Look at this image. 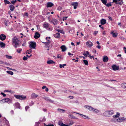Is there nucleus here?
<instances>
[{
  "instance_id": "obj_1",
  "label": "nucleus",
  "mask_w": 126,
  "mask_h": 126,
  "mask_svg": "<svg viewBox=\"0 0 126 126\" xmlns=\"http://www.w3.org/2000/svg\"><path fill=\"white\" fill-rule=\"evenodd\" d=\"M12 40L13 44H14V46L16 48L18 47L19 46V41L17 38H13Z\"/></svg>"
},
{
  "instance_id": "obj_2",
  "label": "nucleus",
  "mask_w": 126,
  "mask_h": 126,
  "mask_svg": "<svg viewBox=\"0 0 126 126\" xmlns=\"http://www.w3.org/2000/svg\"><path fill=\"white\" fill-rule=\"evenodd\" d=\"M114 113V111L112 110H107L103 113L104 116L107 117H110Z\"/></svg>"
},
{
  "instance_id": "obj_3",
  "label": "nucleus",
  "mask_w": 126,
  "mask_h": 126,
  "mask_svg": "<svg viewBox=\"0 0 126 126\" xmlns=\"http://www.w3.org/2000/svg\"><path fill=\"white\" fill-rule=\"evenodd\" d=\"M14 96L17 99L22 100H24L26 97V96H24L23 95L15 94Z\"/></svg>"
},
{
  "instance_id": "obj_4",
  "label": "nucleus",
  "mask_w": 126,
  "mask_h": 126,
  "mask_svg": "<svg viewBox=\"0 0 126 126\" xmlns=\"http://www.w3.org/2000/svg\"><path fill=\"white\" fill-rule=\"evenodd\" d=\"M44 28H46L48 30H51L52 29L50 28L49 24L47 22H45L43 24Z\"/></svg>"
},
{
  "instance_id": "obj_5",
  "label": "nucleus",
  "mask_w": 126,
  "mask_h": 126,
  "mask_svg": "<svg viewBox=\"0 0 126 126\" xmlns=\"http://www.w3.org/2000/svg\"><path fill=\"white\" fill-rule=\"evenodd\" d=\"M29 46L32 49L33 48L34 49H35L36 47V42H31Z\"/></svg>"
},
{
  "instance_id": "obj_6",
  "label": "nucleus",
  "mask_w": 126,
  "mask_h": 126,
  "mask_svg": "<svg viewBox=\"0 0 126 126\" xmlns=\"http://www.w3.org/2000/svg\"><path fill=\"white\" fill-rule=\"evenodd\" d=\"M126 119L123 117H118L116 120L118 122L121 123L122 122H123L126 121Z\"/></svg>"
},
{
  "instance_id": "obj_7",
  "label": "nucleus",
  "mask_w": 126,
  "mask_h": 126,
  "mask_svg": "<svg viewBox=\"0 0 126 126\" xmlns=\"http://www.w3.org/2000/svg\"><path fill=\"white\" fill-rule=\"evenodd\" d=\"M1 101L4 103L7 102L9 104H10L12 103V100L11 99L8 98L3 99L1 100Z\"/></svg>"
},
{
  "instance_id": "obj_8",
  "label": "nucleus",
  "mask_w": 126,
  "mask_h": 126,
  "mask_svg": "<svg viewBox=\"0 0 126 126\" xmlns=\"http://www.w3.org/2000/svg\"><path fill=\"white\" fill-rule=\"evenodd\" d=\"M115 2L116 4H119L120 5H122L123 4L122 0H113V2H112V3Z\"/></svg>"
},
{
  "instance_id": "obj_9",
  "label": "nucleus",
  "mask_w": 126,
  "mask_h": 126,
  "mask_svg": "<svg viewBox=\"0 0 126 126\" xmlns=\"http://www.w3.org/2000/svg\"><path fill=\"white\" fill-rule=\"evenodd\" d=\"M43 98L45 99L46 100L48 101L49 102L53 103L54 102V101L52 100L51 99H50L49 97L47 96H44L43 97Z\"/></svg>"
},
{
  "instance_id": "obj_10",
  "label": "nucleus",
  "mask_w": 126,
  "mask_h": 126,
  "mask_svg": "<svg viewBox=\"0 0 126 126\" xmlns=\"http://www.w3.org/2000/svg\"><path fill=\"white\" fill-rule=\"evenodd\" d=\"M6 36L3 34L0 35V39L2 41L4 40L6 38Z\"/></svg>"
},
{
  "instance_id": "obj_11",
  "label": "nucleus",
  "mask_w": 126,
  "mask_h": 126,
  "mask_svg": "<svg viewBox=\"0 0 126 126\" xmlns=\"http://www.w3.org/2000/svg\"><path fill=\"white\" fill-rule=\"evenodd\" d=\"M75 113L77 114H79L84 119H90V118L89 117L86 115L80 114L77 112H76Z\"/></svg>"
},
{
  "instance_id": "obj_12",
  "label": "nucleus",
  "mask_w": 126,
  "mask_h": 126,
  "mask_svg": "<svg viewBox=\"0 0 126 126\" xmlns=\"http://www.w3.org/2000/svg\"><path fill=\"white\" fill-rule=\"evenodd\" d=\"M71 5L74 6V9L77 8V6L78 5V3L77 2H73L71 3Z\"/></svg>"
},
{
  "instance_id": "obj_13",
  "label": "nucleus",
  "mask_w": 126,
  "mask_h": 126,
  "mask_svg": "<svg viewBox=\"0 0 126 126\" xmlns=\"http://www.w3.org/2000/svg\"><path fill=\"white\" fill-rule=\"evenodd\" d=\"M54 5V4L51 2H48L47 3V8L51 7Z\"/></svg>"
},
{
  "instance_id": "obj_14",
  "label": "nucleus",
  "mask_w": 126,
  "mask_h": 126,
  "mask_svg": "<svg viewBox=\"0 0 126 126\" xmlns=\"http://www.w3.org/2000/svg\"><path fill=\"white\" fill-rule=\"evenodd\" d=\"M40 36V34L38 32H36L34 36V37L35 39H37Z\"/></svg>"
},
{
  "instance_id": "obj_15",
  "label": "nucleus",
  "mask_w": 126,
  "mask_h": 126,
  "mask_svg": "<svg viewBox=\"0 0 126 126\" xmlns=\"http://www.w3.org/2000/svg\"><path fill=\"white\" fill-rule=\"evenodd\" d=\"M112 67L113 70L115 71L118 70L119 69V67L118 66L114 65H113L112 66Z\"/></svg>"
},
{
  "instance_id": "obj_16",
  "label": "nucleus",
  "mask_w": 126,
  "mask_h": 126,
  "mask_svg": "<svg viewBox=\"0 0 126 126\" xmlns=\"http://www.w3.org/2000/svg\"><path fill=\"white\" fill-rule=\"evenodd\" d=\"M106 23V20L105 19H102L100 20V23L102 25L105 24Z\"/></svg>"
},
{
  "instance_id": "obj_17",
  "label": "nucleus",
  "mask_w": 126,
  "mask_h": 126,
  "mask_svg": "<svg viewBox=\"0 0 126 126\" xmlns=\"http://www.w3.org/2000/svg\"><path fill=\"white\" fill-rule=\"evenodd\" d=\"M86 45L88 46L89 47H91L93 46V44L90 41H88L86 43Z\"/></svg>"
},
{
  "instance_id": "obj_18",
  "label": "nucleus",
  "mask_w": 126,
  "mask_h": 126,
  "mask_svg": "<svg viewBox=\"0 0 126 126\" xmlns=\"http://www.w3.org/2000/svg\"><path fill=\"white\" fill-rule=\"evenodd\" d=\"M54 36L56 38H59L60 37V34L59 33H57L54 35Z\"/></svg>"
},
{
  "instance_id": "obj_19",
  "label": "nucleus",
  "mask_w": 126,
  "mask_h": 126,
  "mask_svg": "<svg viewBox=\"0 0 126 126\" xmlns=\"http://www.w3.org/2000/svg\"><path fill=\"white\" fill-rule=\"evenodd\" d=\"M85 107L86 108L88 109L90 111H93V109H94V108L90 106H86Z\"/></svg>"
},
{
  "instance_id": "obj_20",
  "label": "nucleus",
  "mask_w": 126,
  "mask_h": 126,
  "mask_svg": "<svg viewBox=\"0 0 126 126\" xmlns=\"http://www.w3.org/2000/svg\"><path fill=\"white\" fill-rule=\"evenodd\" d=\"M52 23H53L54 25H56L57 23L58 20L57 19H53L51 21Z\"/></svg>"
},
{
  "instance_id": "obj_21",
  "label": "nucleus",
  "mask_w": 126,
  "mask_h": 126,
  "mask_svg": "<svg viewBox=\"0 0 126 126\" xmlns=\"http://www.w3.org/2000/svg\"><path fill=\"white\" fill-rule=\"evenodd\" d=\"M110 33L112 35V36L114 37H116L117 36V33H114V32L113 31L111 32Z\"/></svg>"
},
{
  "instance_id": "obj_22",
  "label": "nucleus",
  "mask_w": 126,
  "mask_h": 126,
  "mask_svg": "<svg viewBox=\"0 0 126 126\" xmlns=\"http://www.w3.org/2000/svg\"><path fill=\"white\" fill-rule=\"evenodd\" d=\"M50 37H47L46 38V39L47 41L48 42H45L46 44L48 45L49 44H50Z\"/></svg>"
},
{
  "instance_id": "obj_23",
  "label": "nucleus",
  "mask_w": 126,
  "mask_h": 126,
  "mask_svg": "<svg viewBox=\"0 0 126 126\" xmlns=\"http://www.w3.org/2000/svg\"><path fill=\"white\" fill-rule=\"evenodd\" d=\"M108 60V58L106 56H104L103 58V61L104 62H107Z\"/></svg>"
},
{
  "instance_id": "obj_24",
  "label": "nucleus",
  "mask_w": 126,
  "mask_h": 126,
  "mask_svg": "<svg viewBox=\"0 0 126 126\" xmlns=\"http://www.w3.org/2000/svg\"><path fill=\"white\" fill-rule=\"evenodd\" d=\"M61 48L62 49L63 52L65 51L66 50V48L64 45H62L61 47Z\"/></svg>"
},
{
  "instance_id": "obj_25",
  "label": "nucleus",
  "mask_w": 126,
  "mask_h": 126,
  "mask_svg": "<svg viewBox=\"0 0 126 126\" xmlns=\"http://www.w3.org/2000/svg\"><path fill=\"white\" fill-rule=\"evenodd\" d=\"M9 7L10 8V10L11 11H14L15 8V7L12 4H11L10 5Z\"/></svg>"
},
{
  "instance_id": "obj_26",
  "label": "nucleus",
  "mask_w": 126,
  "mask_h": 126,
  "mask_svg": "<svg viewBox=\"0 0 126 126\" xmlns=\"http://www.w3.org/2000/svg\"><path fill=\"white\" fill-rule=\"evenodd\" d=\"M57 110L58 111L61 113H64L65 111V110L60 108L58 109Z\"/></svg>"
},
{
  "instance_id": "obj_27",
  "label": "nucleus",
  "mask_w": 126,
  "mask_h": 126,
  "mask_svg": "<svg viewBox=\"0 0 126 126\" xmlns=\"http://www.w3.org/2000/svg\"><path fill=\"white\" fill-rule=\"evenodd\" d=\"M38 96V95L35 94V93L32 94L31 95L32 97L33 98H35Z\"/></svg>"
},
{
  "instance_id": "obj_28",
  "label": "nucleus",
  "mask_w": 126,
  "mask_h": 126,
  "mask_svg": "<svg viewBox=\"0 0 126 126\" xmlns=\"http://www.w3.org/2000/svg\"><path fill=\"white\" fill-rule=\"evenodd\" d=\"M120 115V114L119 112H117L116 115H113V117L114 118H117Z\"/></svg>"
},
{
  "instance_id": "obj_29",
  "label": "nucleus",
  "mask_w": 126,
  "mask_h": 126,
  "mask_svg": "<svg viewBox=\"0 0 126 126\" xmlns=\"http://www.w3.org/2000/svg\"><path fill=\"white\" fill-rule=\"evenodd\" d=\"M55 63L52 60H48L47 62V63L48 64H50Z\"/></svg>"
},
{
  "instance_id": "obj_30",
  "label": "nucleus",
  "mask_w": 126,
  "mask_h": 126,
  "mask_svg": "<svg viewBox=\"0 0 126 126\" xmlns=\"http://www.w3.org/2000/svg\"><path fill=\"white\" fill-rule=\"evenodd\" d=\"M5 44L3 42L0 43V46L1 47H5Z\"/></svg>"
},
{
  "instance_id": "obj_31",
  "label": "nucleus",
  "mask_w": 126,
  "mask_h": 126,
  "mask_svg": "<svg viewBox=\"0 0 126 126\" xmlns=\"http://www.w3.org/2000/svg\"><path fill=\"white\" fill-rule=\"evenodd\" d=\"M15 105L16 108L20 109V104L18 103H17L15 104Z\"/></svg>"
},
{
  "instance_id": "obj_32",
  "label": "nucleus",
  "mask_w": 126,
  "mask_h": 126,
  "mask_svg": "<svg viewBox=\"0 0 126 126\" xmlns=\"http://www.w3.org/2000/svg\"><path fill=\"white\" fill-rule=\"evenodd\" d=\"M6 72L7 73L11 75H13L14 74L13 72L11 71H7Z\"/></svg>"
},
{
  "instance_id": "obj_33",
  "label": "nucleus",
  "mask_w": 126,
  "mask_h": 126,
  "mask_svg": "<svg viewBox=\"0 0 126 126\" xmlns=\"http://www.w3.org/2000/svg\"><path fill=\"white\" fill-rule=\"evenodd\" d=\"M83 62L84 64L86 65H87L88 64V62L87 61L85 60H83Z\"/></svg>"
},
{
  "instance_id": "obj_34",
  "label": "nucleus",
  "mask_w": 126,
  "mask_h": 126,
  "mask_svg": "<svg viewBox=\"0 0 126 126\" xmlns=\"http://www.w3.org/2000/svg\"><path fill=\"white\" fill-rule=\"evenodd\" d=\"M86 53H83V55H84V56H85V57H87V56H88L87 55H89V52L88 51H86Z\"/></svg>"
},
{
  "instance_id": "obj_35",
  "label": "nucleus",
  "mask_w": 126,
  "mask_h": 126,
  "mask_svg": "<svg viewBox=\"0 0 126 126\" xmlns=\"http://www.w3.org/2000/svg\"><path fill=\"white\" fill-rule=\"evenodd\" d=\"M101 0L104 4L105 5H106L107 1V0Z\"/></svg>"
},
{
  "instance_id": "obj_36",
  "label": "nucleus",
  "mask_w": 126,
  "mask_h": 126,
  "mask_svg": "<svg viewBox=\"0 0 126 126\" xmlns=\"http://www.w3.org/2000/svg\"><path fill=\"white\" fill-rule=\"evenodd\" d=\"M4 2L5 4H10V2L7 0H4Z\"/></svg>"
},
{
  "instance_id": "obj_37",
  "label": "nucleus",
  "mask_w": 126,
  "mask_h": 126,
  "mask_svg": "<svg viewBox=\"0 0 126 126\" xmlns=\"http://www.w3.org/2000/svg\"><path fill=\"white\" fill-rule=\"evenodd\" d=\"M66 64H60L59 65V67L60 68H62V67H64V66H66Z\"/></svg>"
},
{
  "instance_id": "obj_38",
  "label": "nucleus",
  "mask_w": 126,
  "mask_h": 126,
  "mask_svg": "<svg viewBox=\"0 0 126 126\" xmlns=\"http://www.w3.org/2000/svg\"><path fill=\"white\" fill-rule=\"evenodd\" d=\"M68 117L69 118H73L74 119H76V118L75 116L73 115H69Z\"/></svg>"
},
{
  "instance_id": "obj_39",
  "label": "nucleus",
  "mask_w": 126,
  "mask_h": 126,
  "mask_svg": "<svg viewBox=\"0 0 126 126\" xmlns=\"http://www.w3.org/2000/svg\"><path fill=\"white\" fill-rule=\"evenodd\" d=\"M93 111L94 112H95V113H98L99 111V110L94 108V109H93Z\"/></svg>"
},
{
  "instance_id": "obj_40",
  "label": "nucleus",
  "mask_w": 126,
  "mask_h": 126,
  "mask_svg": "<svg viewBox=\"0 0 126 126\" xmlns=\"http://www.w3.org/2000/svg\"><path fill=\"white\" fill-rule=\"evenodd\" d=\"M105 5L108 7H109L110 6H111L112 4L111 2H110L109 3H108L107 4L106 3V5Z\"/></svg>"
},
{
  "instance_id": "obj_41",
  "label": "nucleus",
  "mask_w": 126,
  "mask_h": 126,
  "mask_svg": "<svg viewBox=\"0 0 126 126\" xmlns=\"http://www.w3.org/2000/svg\"><path fill=\"white\" fill-rule=\"evenodd\" d=\"M5 56L6 58L8 59H11L12 58V57L11 56H9L7 55H6Z\"/></svg>"
},
{
  "instance_id": "obj_42",
  "label": "nucleus",
  "mask_w": 126,
  "mask_h": 126,
  "mask_svg": "<svg viewBox=\"0 0 126 126\" xmlns=\"http://www.w3.org/2000/svg\"><path fill=\"white\" fill-rule=\"evenodd\" d=\"M122 87H126V83H124L121 84Z\"/></svg>"
},
{
  "instance_id": "obj_43",
  "label": "nucleus",
  "mask_w": 126,
  "mask_h": 126,
  "mask_svg": "<svg viewBox=\"0 0 126 126\" xmlns=\"http://www.w3.org/2000/svg\"><path fill=\"white\" fill-rule=\"evenodd\" d=\"M22 50V49H17V51L18 53H20Z\"/></svg>"
},
{
  "instance_id": "obj_44",
  "label": "nucleus",
  "mask_w": 126,
  "mask_h": 126,
  "mask_svg": "<svg viewBox=\"0 0 126 126\" xmlns=\"http://www.w3.org/2000/svg\"><path fill=\"white\" fill-rule=\"evenodd\" d=\"M45 88H46L45 90L47 92L48 91V89L46 87H42V89H44Z\"/></svg>"
},
{
  "instance_id": "obj_45",
  "label": "nucleus",
  "mask_w": 126,
  "mask_h": 126,
  "mask_svg": "<svg viewBox=\"0 0 126 126\" xmlns=\"http://www.w3.org/2000/svg\"><path fill=\"white\" fill-rule=\"evenodd\" d=\"M62 9V8L60 6L58 7L57 8V10L59 11H61Z\"/></svg>"
},
{
  "instance_id": "obj_46",
  "label": "nucleus",
  "mask_w": 126,
  "mask_h": 126,
  "mask_svg": "<svg viewBox=\"0 0 126 126\" xmlns=\"http://www.w3.org/2000/svg\"><path fill=\"white\" fill-rule=\"evenodd\" d=\"M6 68L8 70H12L13 71L15 70V69H13L9 67H7Z\"/></svg>"
},
{
  "instance_id": "obj_47",
  "label": "nucleus",
  "mask_w": 126,
  "mask_h": 126,
  "mask_svg": "<svg viewBox=\"0 0 126 126\" xmlns=\"http://www.w3.org/2000/svg\"><path fill=\"white\" fill-rule=\"evenodd\" d=\"M10 92L11 93H13V91H9L8 90H5L4 91V92Z\"/></svg>"
},
{
  "instance_id": "obj_48",
  "label": "nucleus",
  "mask_w": 126,
  "mask_h": 126,
  "mask_svg": "<svg viewBox=\"0 0 126 126\" xmlns=\"http://www.w3.org/2000/svg\"><path fill=\"white\" fill-rule=\"evenodd\" d=\"M98 31H95L94 33L93 34L94 35H95L97 33Z\"/></svg>"
},
{
  "instance_id": "obj_49",
  "label": "nucleus",
  "mask_w": 126,
  "mask_h": 126,
  "mask_svg": "<svg viewBox=\"0 0 126 126\" xmlns=\"http://www.w3.org/2000/svg\"><path fill=\"white\" fill-rule=\"evenodd\" d=\"M88 56L91 59H92V58H94V57L93 56H91L90 54H89V55Z\"/></svg>"
},
{
  "instance_id": "obj_50",
  "label": "nucleus",
  "mask_w": 126,
  "mask_h": 126,
  "mask_svg": "<svg viewBox=\"0 0 126 126\" xmlns=\"http://www.w3.org/2000/svg\"><path fill=\"white\" fill-rule=\"evenodd\" d=\"M34 104V103L32 101L31 102V103L29 105L30 106H31L33 105Z\"/></svg>"
},
{
  "instance_id": "obj_51",
  "label": "nucleus",
  "mask_w": 126,
  "mask_h": 126,
  "mask_svg": "<svg viewBox=\"0 0 126 126\" xmlns=\"http://www.w3.org/2000/svg\"><path fill=\"white\" fill-rule=\"evenodd\" d=\"M23 59L24 61L26 60L27 59V58L24 56V57Z\"/></svg>"
},
{
  "instance_id": "obj_52",
  "label": "nucleus",
  "mask_w": 126,
  "mask_h": 126,
  "mask_svg": "<svg viewBox=\"0 0 126 126\" xmlns=\"http://www.w3.org/2000/svg\"><path fill=\"white\" fill-rule=\"evenodd\" d=\"M60 123H61V126H66V125L63 124L62 122H60Z\"/></svg>"
},
{
  "instance_id": "obj_53",
  "label": "nucleus",
  "mask_w": 126,
  "mask_h": 126,
  "mask_svg": "<svg viewBox=\"0 0 126 126\" xmlns=\"http://www.w3.org/2000/svg\"><path fill=\"white\" fill-rule=\"evenodd\" d=\"M120 38L122 40H124L125 39V38L122 36L120 37Z\"/></svg>"
},
{
  "instance_id": "obj_54",
  "label": "nucleus",
  "mask_w": 126,
  "mask_h": 126,
  "mask_svg": "<svg viewBox=\"0 0 126 126\" xmlns=\"http://www.w3.org/2000/svg\"><path fill=\"white\" fill-rule=\"evenodd\" d=\"M29 108V106H27L25 107V109L26 110V111Z\"/></svg>"
},
{
  "instance_id": "obj_55",
  "label": "nucleus",
  "mask_w": 126,
  "mask_h": 126,
  "mask_svg": "<svg viewBox=\"0 0 126 126\" xmlns=\"http://www.w3.org/2000/svg\"><path fill=\"white\" fill-rule=\"evenodd\" d=\"M68 17H63V21H64V20H66L67 18Z\"/></svg>"
},
{
  "instance_id": "obj_56",
  "label": "nucleus",
  "mask_w": 126,
  "mask_h": 126,
  "mask_svg": "<svg viewBox=\"0 0 126 126\" xmlns=\"http://www.w3.org/2000/svg\"><path fill=\"white\" fill-rule=\"evenodd\" d=\"M60 33H62L63 34H64V32L63 31H62V30H60V32H59Z\"/></svg>"
},
{
  "instance_id": "obj_57",
  "label": "nucleus",
  "mask_w": 126,
  "mask_h": 126,
  "mask_svg": "<svg viewBox=\"0 0 126 126\" xmlns=\"http://www.w3.org/2000/svg\"><path fill=\"white\" fill-rule=\"evenodd\" d=\"M1 94L3 96L5 97L6 96V94L4 93H1Z\"/></svg>"
},
{
  "instance_id": "obj_58",
  "label": "nucleus",
  "mask_w": 126,
  "mask_h": 126,
  "mask_svg": "<svg viewBox=\"0 0 126 126\" xmlns=\"http://www.w3.org/2000/svg\"><path fill=\"white\" fill-rule=\"evenodd\" d=\"M99 27L102 28V29H103V26L102 25H99Z\"/></svg>"
},
{
  "instance_id": "obj_59",
  "label": "nucleus",
  "mask_w": 126,
  "mask_h": 126,
  "mask_svg": "<svg viewBox=\"0 0 126 126\" xmlns=\"http://www.w3.org/2000/svg\"><path fill=\"white\" fill-rule=\"evenodd\" d=\"M69 98L70 99H73L74 98L73 96H69Z\"/></svg>"
},
{
  "instance_id": "obj_60",
  "label": "nucleus",
  "mask_w": 126,
  "mask_h": 126,
  "mask_svg": "<svg viewBox=\"0 0 126 126\" xmlns=\"http://www.w3.org/2000/svg\"><path fill=\"white\" fill-rule=\"evenodd\" d=\"M26 52V54L28 53V54H29L31 53L30 51V50H27Z\"/></svg>"
},
{
  "instance_id": "obj_61",
  "label": "nucleus",
  "mask_w": 126,
  "mask_h": 126,
  "mask_svg": "<svg viewBox=\"0 0 126 126\" xmlns=\"http://www.w3.org/2000/svg\"><path fill=\"white\" fill-rule=\"evenodd\" d=\"M96 47L98 49H100L101 48V46L99 45H98L96 46Z\"/></svg>"
},
{
  "instance_id": "obj_62",
  "label": "nucleus",
  "mask_w": 126,
  "mask_h": 126,
  "mask_svg": "<svg viewBox=\"0 0 126 126\" xmlns=\"http://www.w3.org/2000/svg\"><path fill=\"white\" fill-rule=\"evenodd\" d=\"M108 18L109 19H110V20L111 21H112V18H111V17L110 16H109L108 17Z\"/></svg>"
},
{
  "instance_id": "obj_63",
  "label": "nucleus",
  "mask_w": 126,
  "mask_h": 126,
  "mask_svg": "<svg viewBox=\"0 0 126 126\" xmlns=\"http://www.w3.org/2000/svg\"><path fill=\"white\" fill-rule=\"evenodd\" d=\"M60 56H61L59 54V55H57V57L58 58H61L60 57Z\"/></svg>"
},
{
  "instance_id": "obj_64",
  "label": "nucleus",
  "mask_w": 126,
  "mask_h": 126,
  "mask_svg": "<svg viewBox=\"0 0 126 126\" xmlns=\"http://www.w3.org/2000/svg\"><path fill=\"white\" fill-rule=\"evenodd\" d=\"M4 63V62L0 60V64H2Z\"/></svg>"
}]
</instances>
